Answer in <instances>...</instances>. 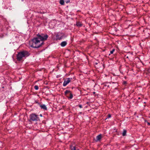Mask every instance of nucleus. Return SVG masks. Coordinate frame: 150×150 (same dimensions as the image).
Segmentation results:
<instances>
[{"label": "nucleus", "instance_id": "9d476101", "mask_svg": "<svg viewBox=\"0 0 150 150\" xmlns=\"http://www.w3.org/2000/svg\"><path fill=\"white\" fill-rule=\"evenodd\" d=\"M82 108V105L81 104H80L79 105H76V110H79L80 109Z\"/></svg>", "mask_w": 150, "mask_h": 150}, {"label": "nucleus", "instance_id": "4468645a", "mask_svg": "<svg viewBox=\"0 0 150 150\" xmlns=\"http://www.w3.org/2000/svg\"><path fill=\"white\" fill-rule=\"evenodd\" d=\"M127 130L126 129H124L123 132L122 133V136H126L127 135Z\"/></svg>", "mask_w": 150, "mask_h": 150}, {"label": "nucleus", "instance_id": "7c9ffc66", "mask_svg": "<svg viewBox=\"0 0 150 150\" xmlns=\"http://www.w3.org/2000/svg\"><path fill=\"white\" fill-rule=\"evenodd\" d=\"M93 93V94H95L96 92H94Z\"/></svg>", "mask_w": 150, "mask_h": 150}, {"label": "nucleus", "instance_id": "473e14b6", "mask_svg": "<svg viewBox=\"0 0 150 150\" xmlns=\"http://www.w3.org/2000/svg\"><path fill=\"white\" fill-rule=\"evenodd\" d=\"M40 116H42V115H41V114H40Z\"/></svg>", "mask_w": 150, "mask_h": 150}, {"label": "nucleus", "instance_id": "5701e85b", "mask_svg": "<svg viewBox=\"0 0 150 150\" xmlns=\"http://www.w3.org/2000/svg\"><path fill=\"white\" fill-rule=\"evenodd\" d=\"M113 130L115 131V132H117V129H116L115 127H114V129H113Z\"/></svg>", "mask_w": 150, "mask_h": 150}, {"label": "nucleus", "instance_id": "2f4dec72", "mask_svg": "<svg viewBox=\"0 0 150 150\" xmlns=\"http://www.w3.org/2000/svg\"><path fill=\"white\" fill-rule=\"evenodd\" d=\"M140 99V97L138 98V99Z\"/></svg>", "mask_w": 150, "mask_h": 150}, {"label": "nucleus", "instance_id": "39448f33", "mask_svg": "<svg viewBox=\"0 0 150 150\" xmlns=\"http://www.w3.org/2000/svg\"><path fill=\"white\" fill-rule=\"evenodd\" d=\"M65 95L69 99H71L73 98V95L70 91H66L65 92Z\"/></svg>", "mask_w": 150, "mask_h": 150}, {"label": "nucleus", "instance_id": "6e6552de", "mask_svg": "<svg viewBox=\"0 0 150 150\" xmlns=\"http://www.w3.org/2000/svg\"><path fill=\"white\" fill-rule=\"evenodd\" d=\"M36 103H38V104L39 105V106H40V108L41 109H43L44 110H47V108L46 105H43V104L42 105L40 103H38V102H36Z\"/></svg>", "mask_w": 150, "mask_h": 150}, {"label": "nucleus", "instance_id": "393cba45", "mask_svg": "<svg viewBox=\"0 0 150 150\" xmlns=\"http://www.w3.org/2000/svg\"><path fill=\"white\" fill-rule=\"evenodd\" d=\"M66 3H68L70 2V0H66Z\"/></svg>", "mask_w": 150, "mask_h": 150}, {"label": "nucleus", "instance_id": "c85d7f7f", "mask_svg": "<svg viewBox=\"0 0 150 150\" xmlns=\"http://www.w3.org/2000/svg\"><path fill=\"white\" fill-rule=\"evenodd\" d=\"M76 150H79L78 149H77L76 148Z\"/></svg>", "mask_w": 150, "mask_h": 150}, {"label": "nucleus", "instance_id": "1a4fd4ad", "mask_svg": "<svg viewBox=\"0 0 150 150\" xmlns=\"http://www.w3.org/2000/svg\"><path fill=\"white\" fill-rule=\"evenodd\" d=\"M102 138V135L101 134H100L96 137V140L95 139V138H94L93 139L96 142H97L100 141L101 139Z\"/></svg>", "mask_w": 150, "mask_h": 150}, {"label": "nucleus", "instance_id": "0eeeda50", "mask_svg": "<svg viewBox=\"0 0 150 150\" xmlns=\"http://www.w3.org/2000/svg\"><path fill=\"white\" fill-rule=\"evenodd\" d=\"M83 25V24L82 23V22L79 21H76V27L80 28Z\"/></svg>", "mask_w": 150, "mask_h": 150}, {"label": "nucleus", "instance_id": "a211bd4d", "mask_svg": "<svg viewBox=\"0 0 150 150\" xmlns=\"http://www.w3.org/2000/svg\"><path fill=\"white\" fill-rule=\"evenodd\" d=\"M115 51V49H112V50L110 51V54H109V55H110V54H112Z\"/></svg>", "mask_w": 150, "mask_h": 150}, {"label": "nucleus", "instance_id": "aec40b11", "mask_svg": "<svg viewBox=\"0 0 150 150\" xmlns=\"http://www.w3.org/2000/svg\"><path fill=\"white\" fill-rule=\"evenodd\" d=\"M70 148L72 150H75V146H70Z\"/></svg>", "mask_w": 150, "mask_h": 150}, {"label": "nucleus", "instance_id": "72a5a7b5", "mask_svg": "<svg viewBox=\"0 0 150 150\" xmlns=\"http://www.w3.org/2000/svg\"><path fill=\"white\" fill-rule=\"evenodd\" d=\"M75 51H77V50H75Z\"/></svg>", "mask_w": 150, "mask_h": 150}, {"label": "nucleus", "instance_id": "6ab92c4d", "mask_svg": "<svg viewBox=\"0 0 150 150\" xmlns=\"http://www.w3.org/2000/svg\"><path fill=\"white\" fill-rule=\"evenodd\" d=\"M144 122L145 123H147L148 125H150V122H148L146 120H145Z\"/></svg>", "mask_w": 150, "mask_h": 150}, {"label": "nucleus", "instance_id": "423d86ee", "mask_svg": "<svg viewBox=\"0 0 150 150\" xmlns=\"http://www.w3.org/2000/svg\"><path fill=\"white\" fill-rule=\"evenodd\" d=\"M71 79L70 78H67L65 79L63 83V86H66L71 81Z\"/></svg>", "mask_w": 150, "mask_h": 150}, {"label": "nucleus", "instance_id": "f3484780", "mask_svg": "<svg viewBox=\"0 0 150 150\" xmlns=\"http://www.w3.org/2000/svg\"><path fill=\"white\" fill-rule=\"evenodd\" d=\"M111 117V115L110 114H108V115L107 116V117L105 119V120H106L107 118H109Z\"/></svg>", "mask_w": 150, "mask_h": 150}, {"label": "nucleus", "instance_id": "9b49d317", "mask_svg": "<svg viewBox=\"0 0 150 150\" xmlns=\"http://www.w3.org/2000/svg\"><path fill=\"white\" fill-rule=\"evenodd\" d=\"M76 70H80V69L81 68L82 65L79 64H76Z\"/></svg>", "mask_w": 150, "mask_h": 150}, {"label": "nucleus", "instance_id": "f03ea898", "mask_svg": "<svg viewBox=\"0 0 150 150\" xmlns=\"http://www.w3.org/2000/svg\"><path fill=\"white\" fill-rule=\"evenodd\" d=\"M30 55L29 52L26 51H23L18 52L16 56V59L18 61H22L23 60L24 58Z\"/></svg>", "mask_w": 150, "mask_h": 150}, {"label": "nucleus", "instance_id": "a878e982", "mask_svg": "<svg viewBox=\"0 0 150 150\" xmlns=\"http://www.w3.org/2000/svg\"><path fill=\"white\" fill-rule=\"evenodd\" d=\"M80 88L78 87H77L76 89H78V90L79 91H81V90H80Z\"/></svg>", "mask_w": 150, "mask_h": 150}, {"label": "nucleus", "instance_id": "20e7f679", "mask_svg": "<svg viewBox=\"0 0 150 150\" xmlns=\"http://www.w3.org/2000/svg\"><path fill=\"white\" fill-rule=\"evenodd\" d=\"M64 34L61 32H59L57 33L56 35V40H60L63 38Z\"/></svg>", "mask_w": 150, "mask_h": 150}, {"label": "nucleus", "instance_id": "4be33fe9", "mask_svg": "<svg viewBox=\"0 0 150 150\" xmlns=\"http://www.w3.org/2000/svg\"><path fill=\"white\" fill-rule=\"evenodd\" d=\"M137 114L138 113H134V116L135 117V116H137V117H138V115H137Z\"/></svg>", "mask_w": 150, "mask_h": 150}, {"label": "nucleus", "instance_id": "f257e3e1", "mask_svg": "<svg viewBox=\"0 0 150 150\" xmlns=\"http://www.w3.org/2000/svg\"><path fill=\"white\" fill-rule=\"evenodd\" d=\"M37 37L34 38L30 42V46L33 48H38L44 44V40H46L48 38L47 35L43 34H38Z\"/></svg>", "mask_w": 150, "mask_h": 150}, {"label": "nucleus", "instance_id": "b1692460", "mask_svg": "<svg viewBox=\"0 0 150 150\" xmlns=\"http://www.w3.org/2000/svg\"><path fill=\"white\" fill-rule=\"evenodd\" d=\"M103 84L104 85V86H107L108 87H109V85H107L105 83H104Z\"/></svg>", "mask_w": 150, "mask_h": 150}, {"label": "nucleus", "instance_id": "c756f323", "mask_svg": "<svg viewBox=\"0 0 150 150\" xmlns=\"http://www.w3.org/2000/svg\"><path fill=\"white\" fill-rule=\"evenodd\" d=\"M95 64H96V65H97V64H98V63H97V62H96V63H95Z\"/></svg>", "mask_w": 150, "mask_h": 150}, {"label": "nucleus", "instance_id": "412c9836", "mask_svg": "<svg viewBox=\"0 0 150 150\" xmlns=\"http://www.w3.org/2000/svg\"><path fill=\"white\" fill-rule=\"evenodd\" d=\"M34 88L36 90H38L39 88L38 86L37 85L35 86H34Z\"/></svg>", "mask_w": 150, "mask_h": 150}, {"label": "nucleus", "instance_id": "ddd939ff", "mask_svg": "<svg viewBox=\"0 0 150 150\" xmlns=\"http://www.w3.org/2000/svg\"><path fill=\"white\" fill-rule=\"evenodd\" d=\"M67 44V42L66 41H64L62 42L60 44L62 47H64Z\"/></svg>", "mask_w": 150, "mask_h": 150}, {"label": "nucleus", "instance_id": "bb28decb", "mask_svg": "<svg viewBox=\"0 0 150 150\" xmlns=\"http://www.w3.org/2000/svg\"><path fill=\"white\" fill-rule=\"evenodd\" d=\"M120 135V134H119V133L118 132H117L116 134H114V135Z\"/></svg>", "mask_w": 150, "mask_h": 150}, {"label": "nucleus", "instance_id": "f8f14e48", "mask_svg": "<svg viewBox=\"0 0 150 150\" xmlns=\"http://www.w3.org/2000/svg\"><path fill=\"white\" fill-rule=\"evenodd\" d=\"M81 100L80 99H77L76 101V105H79L81 104Z\"/></svg>", "mask_w": 150, "mask_h": 150}, {"label": "nucleus", "instance_id": "cd10ccee", "mask_svg": "<svg viewBox=\"0 0 150 150\" xmlns=\"http://www.w3.org/2000/svg\"><path fill=\"white\" fill-rule=\"evenodd\" d=\"M112 83H116L117 84V86H118V84L117 83H115L114 82H112Z\"/></svg>", "mask_w": 150, "mask_h": 150}, {"label": "nucleus", "instance_id": "7ed1b4c3", "mask_svg": "<svg viewBox=\"0 0 150 150\" xmlns=\"http://www.w3.org/2000/svg\"><path fill=\"white\" fill-rule=\"evenodd\" d=\"M38 119V116L35 114L33 113L30 116V120L32 121H36Z\"/></svg>", "mask_w": 150, "mask_h": 150}, {"label": "nucleus", "instance_id": "2eb2a0df", "mask_svg": "<svg viewBox=\"0 0 150 150\" xmlns=\"http://www.w3.org/2000/svg\"><path fill=\"white\" fill-rule=\"evenodd\" d=\"M127 82L126 81H123L122 83V84L124 86H126V87H128V86L127 85Z\"/></svg>", "mask_w": 150, "mask_h": 150}, {"label": "nucleus", "instance_id": "dca6fc26", "mask_svg": "<svg viewBox=\"0 0 150 150\" xmlns=\"http://www.w3.org/2000/svg\"><path fill=\"white\" fill-rule=\"evenodd\" d=\"M59 3L62 5H64V0H60Z\"/></svg>", "mask_w": 150, "mask_h": 150}]
</instances>
